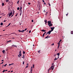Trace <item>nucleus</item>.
Returning <instances> with one entry per match:
<instances>
[{
    "label": "nucleus",
    "instance_id": "nucleus-1",
    "mask_svg": "<svg viewBox=\"0 0 73 73\" xmlns=\"http://www.w3.org/2000/svg\"><path fill=\"white\" fill-rule=\"evenodd\" d=\"M54 65L52 66L50 68V69H51V70H53V69H54Z\"/></svg>",
    "mask_w": 73,
    "mask_h": 73
},
{
    "label": "nucleus",
    "instance_id": "nucleus-2",
    "mask_svg": "<svg viewBox=\"0 0 73 73\" xmlns=\"http://www.w3.org/2000/svg\"><path fill=\"white\" fill-rule=\"evenodd\" d=\"M50 29H51V31L52 32V31H53L55 27H50Z\"/></svg>",
    "mask_w": 73,
    "mask_h": 73
},
{
    "label": "nucleus",
    "instance_id": "nucleus-3",
    "mask_svg": "<svg viewBox=\"0 0 73 73\" xmlns=\"http://www.w3.org/2000/svg\"><path fill=\"white\" fill-rule=\"evenodd\" d=\"M52 32V31H48V32H47V34H49V35L50 34V33Z\"/></svg>",
    "mask_w": 73,
    "mask_h": 73
},
{
    "label": "nucleus",
    "instance_id": "nucleus-4",
    "mask_svg": "<svg viewBox=\"0 0 73 73\" xmlns=\"http://www.w3.org/2000/svg\"><path fill=\"white\" fill-rule=\"evenodd\" d=\"M12 15V11H11V13H9V16H11Z\"/></svg>",
    "mask_w": 73,
    "mask_h": 73
},
{
    "label": "nucleus",
    "instance_id": "nucleus-5",
    "mask_svg": "<svg viewBox=\"0 0 73 73\" xmlns=\"http://www.w3.org/2000/svg\"><path fill=\"white\" fill-rule=\"evenodd\" d=\"M48 25H49V24H51V22L50 21H48Z\"/></svg>",
    "mask_w": 73,
    "mask_h": 73
},
{
    "label": "nucleus",
    "instance_id": "nucleus-6",
    "mask_svg": "<svg viewBox=\"0 0 73 73\" xmlns=\"http://www.w3.org/2000/svg\"><path fill=\"white\" fill-rule=\"evenodd\" d=\"M12 46H14V47H16V48L17 47V46L16 45H15L14 44H13L12 45Z\"/></svg>",
    "mask_w": 73,
    "mask_h": 73
},
{
    "label": "nucleus",
    "instance_id": "nucleus-7",
    "mask_svg": "<svg viewBox=\"0 0 73 73\" xmlns=\"http://www.w3.org/2000/svg\"><path fill=\"white\" fill-rule=\"evenodd\" d=\"M48 26H49V27H52V24L50 23L49 25H48Z\"/></svg>",
    "mask_w": 73,
    "mask_h": 73
},
{
    "label": "nucleus",
    "instance_id": "nucleus-8",
    "mask_svg": "<svg viewBox=\"0 0 73 73\" xmlns=\"http://www.w3.org/2000/svg\"><path fill=\"white\" fill-rule=\"evenodd\" d=\"M41 31L42 32H45L46 31V30H45L44 29L42 30Z\"/></svg>",
    "mask_w": 73,
    "mask_h": 73
},
{
    "label": "nucleus",
    "instance_id": "nucleus-9",
    "mask_svg": "<svg viewBox=\"0 0 73 73\" xmlns=\"http://www.w3.org/2000/svg\"><path fill=\"white\" fill-rule=\"evenodd\" d=\"M49 37V35H48L47 36H46V37L45 38H48L50 37V36L49 37Z\"/></svg>",
    "mask_w": 73,
    "mask_h": 73
},
{
    "label": "nucleus",
    "instance_id": "nucleus-10",
    "mask_svg": "<svg viewBox=\"0 0 73 73\" xmlns=\"http://www.w3.org/2000/svg\"><path fill=\"white\" fill-rule=\"evenodd\" d=\"M27 66H26V68H28L29 66L28 65H29V64L27 63Z\"/></svg>",
    "mask_w": 73,
    "mask_h": 73
},
{
    "label": "nucleus",
    "instance_id": "nucleus-11",
    "mask_svg": "<svg viewBox=\"0 0 73 73\" xmlns=\"http://www.w3.org/2000/svg\"><path fill=\"white\" fill-rule=\"evenodd\" d=\"M56 55H58V56H60V52L57 53L56 54Z\"/></svg>",
    "mask_w": 73,
    "mask_h": 73
},
{
    "label": "nucleus",
    "instance_id": "nucleus-12",
    "mask_svg": "<svg viewBox=\"0 0 73 73\" xmlns=\"http://www.w3.org/2000/svg\"><path fill=\"white\" fill-rule=\"evenodd\" d=\"M2 52L3 53H5V50H3L2 51Z\"/></svg>",
    "mask_w": 73,
    "mask_h": 73
},
{
    "label": "nucleus",
    "instance_id": "nucleus-13",
    "mask_svg": "<svg viewBox=\"0 0 73 73\" xmlns=\"http://www.w3.org/2000/svg\"><path fill=\"white\" fill-rule=\"evenodd\" d=\"M71 34L73 35V31H71Z\"/></svg>",
    "mask_w": 73,
    "mask_h": 73
},
{
    "label": "nucleus",
    "instance_id": "nucleus-14",
    "mask_svg": "<svg viewBox=\"0 0 73 73\" xmlns=\"http://www.w3.org/2000/svg\"><path fill=\"white\" fill-rule=\"evenodd\" d=\"M2 6H4V3H2Z\"/></svg>",
    "mask_w": 73,
    "mask_h": 73
},
{
    "label": "nucleus",
    "instance_id": "nucleus-15",
    "mask_svg": "<svg viewBox=\"0 0 73 73\" xmlns=\"http://www.w3.org/2000/svg\"><path fill=\"white\" fill-rule=\"evenodd\" d=\"M19 54V57H20V56H21V54Z\"/></svg>",
    "mask_w": 73,
    "mask_h": 73
},
{
    "label": "nucleus",
    "instance_id": "nucleus-16",
    "mask_svg": "<svg viewBox=\"0 0 73 73\" xmlns=\"http://www.w3.org/2000/svg\"><path fill=\"white\" fill-rule=\"evenodd\" d=\"M3 25V23H1V25Z\"/></svg>",
    "mask_w": 73,
    "mask_h": 73
},
{
    "label": "nucleus",
    "instance_id": "nucleus-17",
    "mask_svg": "<svg viewBox=\"0 0 73 73\" xmlns=\"http://www.w3.org/2000/svg\"><path fill=\"white\" fill-rule=\"evenodd\" d=\"M19 32H22V31H21L20 30H19L18 31Z\"/></svg>",
    "mask_w": 73,
    "mask_h": 73
},
{
    "label": "nucleus",
    "instance_id": "nucleus-18",
    "mask_svg": "<svg viewBox=\"0 0 73 73\" xmlns=\"http://www.w3.org/2000/svg\"><path fill=\"white\" fill-rule=\"evenodd\" d=\"M25 51L23 52V54H25Z\"/></svg>",
    "mask_w": 73,
    "mask_h": 73
},
{
    "label": "nucleus",
    "instance_id": "nucleus-19",
    "mask_svg": "<svg viewBox=\"0 0 73 73\" xmlns=\"http://www.w3.org/2000/svg\"><path fill=\"white\" fill-rule=\"evenodd\" d=\"M59 47H60V44H59L58 45V48H59Z\"/></svg>",
    "mask_w": 73,
    "mask_h": 73
},
{
    "label": "nucleus",
    "instance_id": "nucleus-20",
    "mask_svg": "<svg viewBox=\"0 0 73 73\" xmlns=\"http://www.w3.org/2000/svg\"><path fill=\"white\" fill-rule=\"evenodd\" d=\"M33 68H35V64H33Z\"/></svg>",
    "mask_w": 73,
    "mask_h": 73
},
{
    "label": "nucleus",
    "instance_id": "nucleus-21",
    "mask_svg": "<svg viewBox=\"0 0 73 73\" xmlns=\"http://www.w3.org/2000/svg\"><path fill=\"white\" fill-rule=\"evenodd\" d=\"M17 15H18V13H17L15 15V16L16 17H17Z\"/></svg>",
    "mask_w": 73,
    "mask_h": 73
},
{
    "label": "nucleus",
    "instance_id": "nucleus-22",
    "mask_svg": "<svg viewBox=\"0 0 73 73\" xmlns=\"http://www.w3.org/2000/svg\"><path fill=\"white\" fill-rule=\"evenodd\" d=\"M22 58H23V59H24V55H23V56Z\"/></svg>",
    "mask_w": 73,
    "mask_h": 73
},
{
    "label": "nucleus",
    "instance_id": "nucleus-23",
    "mask_svg": "<svg viewBox=\"0 0 73 73\" xmlns=\"http://www.w3.org/2000/svg\"><path fill=\"white\" fill-rule=\"evenodd\" d=\"M32 68H33V67H32V66L31 67V70H32V69H33Z\"/></svg>",
    "mask_w": 73,
    "mask_h": 73
},
{
    "label": "nucleus",
    "instance_id": "nucleus-24",
    "mask_svg": "<svg viewBox=\"0 0 73 73\" xmlns=\"http://www.w3.org/2000/svg\"><path fill=\"white\" fill-rule=\"evenodd\" d=\"M32 72H33V70H31V73H32Z\"/></svg>",
    "mask_w": 73,
    "mask_h": 73
},
{
    "label": "nucleus",
    "instance_id": "nucleus-25",
    "mask_svg": "<svg viewBox=\"0 0 73 73\" xmlns=\"http://www.w3.org/2000/svg\"><path fill=\"white\" fill-rule=\"evenodd\" d=\"M9 0H6V2H8Z\"/></svg>",
    "mask_w": 73,
    "mask_h": 73
},
{
    "label": "nucleus",
    "instance_id": "nucleus-26",
    "mask_svg": "<svg viewBox=\"0 0 73 73\" xmlns=\"http://www.w3.org/2000/svg\"><path fill=\"white\" fill-rule=\"evenodd\" d=\"M7 65V64H6L4 65V66H6Z\"/></svg>",
    "mask_w": 73,
    "mask_h": 73
},
{
    "label": "nucleus",
    "instance_id": "nucleus-27",
    "mask_svg": "<svg viewBox=\"0 0 73 73\" xmlns=\"http://www.w3.org/2000/svg\"><path fill=\"white\" fill-rule=\"evenodd\" d=\"M11 42V40H10L7 42Z\"/></svg>",
    "mask_w": 73,
    "mask_h": 73
},
{
    "label": "nucleus",
    "instance_id": "nucleus-28",
    "mask_svg": "<svg viewBox=\"0 0 73 73\" xmlns=\"http://www.w3.org/2000/svg\"><path fill=\"white\" fill-rule=\"evenodd\" d=\"M44 35H45V34L44 33L43 35V36H42V37H44Z\"/></svg>",
    "mask_w": 73,
    "mask_h": 73
},
{
    "label": "nucleus",
    "instance_id": "nucleus-29",
    "mask_svg": "<svg viewBox=\"0 0 73 73\" xmlns=\"http://www.w3.org/2000/svg\"><path fill=\"white\" fill-rule=\"evenodd\" d=\"M38 53H40V50H39L38 51Z\"/></svg>",
    "mask_w": 73,
    "mask_h": 73
},
{
    "label": "nucleus",
    "instance_id": "nucleus-30",
    "mask_svg": "<svg viewBox=\"0 0 73 73\" xmlns=\"http://www.w3.org/2000/svg\"><path fill=\"white\" fill-rule=\"evenodd\" d=\"M24 31H24V30H22V31H22V32H24Z\"/></svg>",
    "mask_w": 73,
    "mask_h": 73
},
{
    "label": "nucleus",
    "instance_id": "nucleus-31",
    "mask_svg": "<svg viewBox=\"0 0 73 73\" xmlns=\"http://www.w3.org/2000/svg\"><path fill=\"white\" fill-rule=\"evenodd\" d=\"M54 45V43H53L51 44L52 46H53Z\"/></svg>",
    "mask_w": 73,
    "mask_h": 73
},
{
    "label": "nucleus",
    "instance_id": "nucleus-32",
    "mask_svg": "<svg viewBox=\"0 0 73 73\" xmlns=\"http://www.w3.org/2000/svg\"><path fill=\"white\" fill-rule=\"evenodd\" d=\"M57 60V58H55V59H54V60Z\"/></svg>",
    "mask_w": 73,
    "mask_h": 73
},
{
    "label": "nucleus",
    "instance_id": "nucleus-33",
    "mask_svg": "<svg viewBox=\"0 0 73 73\" xmlns=\"http://www.w3.org/2000/svg\"><path fill=\"white\" fill-rule=\"evenodd\" d=\"M11 23H9V24L8 25V26H9V25H11Z\"/></svg>",
    "mask_w": 73,
    "mask_h": 73
},
{
    "label": "nucleus",
    "instance_id": "nucleus-34",
    "mask_svg": "<svg viewBox=\"0 0 73 73\" xmlns=\"http://www.w3.org/2000/svg\"><path fill=\"white\" fill-rule=\"evenodd\" d=\"M19 9H20V8L19 7L17 8V10H19Z\"/></svg>",
    "mask_w": 73,
    "mask_h": 73
},
{
    "label": "nucleus",
    "instance_id": "nucleus-35",
    "mask_svg": "<svg viewBox=\"0 0 73 73\" xmlns=\"http://www.w3.org/2000/svg\"><path fill=\"white\" fill-rule=\"evenodd\" d=\"M47 21V20H45L44 21L45 22H46Z\"/></svg>",
    "mask_w": 73,
    "mask_h": 73
},
{
    "label": "nucleus",
    "instance_id": "nucleus-36",
    "mask_svg": "<svg viewBox=\"0 0 73 73\" xmlns=\"http://www.w3.org/2000/svg\"><path fill=\"white\" fill-rule=\"evenodd\" d=\"M5 70H3V73H4V72H5Z\"/></svg>",
    "mask_w": 73,
    "mask_h": 73
},
{
    "label": "nucleus",
    "instance_id": "nucleus-37",
    "mask_svg": "<svg viewBox=\"0 0 73 73\" xmlns=\"http://www.w3.org/2000/svg\"><path fill=\"white\" fill-rule=\"evenodd\" d=\"M20 9H22V7H20Z\"/></svg>",
    "mask_w": 73,
    "mask_h": 73
},
{
    "label": "nucleus",
    "instance_id": "nucleus-38",
    "mask_svg": "<svg viewBox=\"0 0 73 73\" xmlns=\"http://www.w3.org/2000/svg\"><path fill=\"white\" fill-rule=\"evenodd\" d=\"M21 51H20L19 52V54H21Z\"/></svg>",
    "mask_w": 73,
    "mask_h": 73
},
{
    "label": "nucleus",
    "instance_id": "nucleus-39",
    "mask_svg": "<svg viewBox=\"0 0 73 73\" xmlns=\"http://www.w3.org/2000/svg\"><path fill=\"white\" fill-rule=\"evenodd\" d=\"M19 1H18L17 2V4H19Z\"/></svg>",
    "mask_w": 73,
    "mask_h": 73
},
{
    "label": "nucleus",
    "instance_id": "nucleus-40",
    "mask_svg": "<svg viewBox=\"0 0 73 73\" xmlns=\"http://www.w3.org/2000/svg\"><path fill=\"white\" fill-rule=\"evenodd\" d=\"M50 70H49V69L48 70V73H49V72Z\"/></svg>",
    "mask_w": 73,
    "mask_h": 73
},
{
    "label": "nucleus",
    "instance_id": "nucleus-41",
    "mask_svg": "<svg viewBox=\"0 0 73 73\" xmlns=\"http://www.w3.org/2000/svg\"><path fill=\"white\" fill-rule=\"evenodd\" d=\"M13 13H15V11H13Z\"/></svg>",
    "mask_w": 73,
    "mask_h": 73
},
{
    "label": "nucleus",
    "instance_id": "nucleus-42",
    "mask_svg": "<svg viewBox=\"0 0 73 73\" xmlns=\"http://www.w3.org/2000/svg\"><path fill=\"white\" fill-rule=\"evenodd\" d=\"M23 65H24V61L23 62Z\"/></svg>",
    "mask_w": 73,
    "mask_h": 73
},
{
    "label": "nucleus",
    "instance_id": "nucleus-43",
    "mask_svg": "<svg viewBox=\"0 0 73 73\" xmlns=\"http://www.w3.org/2000/svg\"><path fill=\"white\" fill-rule=\"evenodd\" d=\"M31 31H29V33H31Z\"/></svg>",
    "mask_w": 73,
    "mask_h": 73
},
{
    "label": "nucleus",
    "instance_id": "nucleus-44",
    "mask_svg": "<svg viewBox=\"0 0 73 73\" xmlns=\"http://www.w3.org/2000/svg\"><path fill=\"white\" fill-rule=\"evenodd\" d=\"M44 5H45L46 4V3L44 2Z\"/></svg>",
    "mask_w": 73,
    "mask_h": 73
},
{
    "label": "nucleus",
    "instance_id": "nucleus-45",
    "mask_svg": "<svg viewBox=\"0 0 73 73\" xmlns=\"http://www.w3.org/2000/svg\"><path fill=\"white\" fill-rule=\"evenodd\" d=\"M5 35H7V36H9V35H7V34H6Z\"/></svg>",
    "mask_w": 73,
    "mask_h": 73
},
{
    "label": "nucleus",
    "instance_id": "nucleus-46",
    "mask_svg": "<svg viewBox=\"0 0 73 73\" xmlns=\"http://www.w3.org/2000/svg\"><path fill=\"white\" fill-rule=\"evenodd\" d=\"M66 16H67V15H68V13H67V14L66 15Z\"/></svg>",
    "mask_w": 73,
    "mask_h": 73
},
{
    "label": "nucleus",
    "instance_id": "nucleus-47",
    "mask_svg": "<svg viewBox=\"0 0 73 73\" xmlns=\"http://www.w3.org/2000/svg\"><path fill=\"white\" fill-rule=\"evenodd\" d=\"M48 5H49V6H50V3H48Z\"/></svg>",
    "mask_w": 73,
    "mask_h": 73
},
{
    "label": "nucleus",
    "instance_id": "nucleus-48",
    "mask_svg": "<svg viewBox=\"0 0 73 73\" xmlns=\"http://www.w3.org/2000/svg\"><path fill=\"white\" fill-rule=\"evenodd\" d=\"M20 13H22V10H21L20 11Z\"/></svg>",
    "mask_w": 73,
    "mask_h": 73
},
{
    "label": "nucleus",
    "instance_id": "nucleus-49",
    "mask_svg": "<svg viewBox=\"0 0 73 73\" xmlns=\"http://www.w3.org/2000/svg\"><path fill=\"white\" fill-rule=\"evenodd\" d=\"M28 4H29V5H30V4H31V3H28Z\"/></svg>",
    "mask_w": 73,
    "mask_h": 73
},
{
    "label": "nucleus",
    "instance_id": "nucleus-50",
    "mask_svg": "<svg viewBox=\"0 0 73 73\" xmlns=\"http://www.w3.org/2000/svg\"><path fill=\"white\" fill-rule=\"evenodd\" d=\"M47 24V22H45V24Z\"/></svg>",
    "mask_w": 73,
    "mask_h": 73
},
{
    "label": "nucleus",
    "instance_id": "nucleus-51",
    "mask_svg": "<svg viewBox=\"0 0 73 73\" xmlns=\"http://www.w3.org/2000/svg\"><path fill=\"white\" fill-rule=\"evenodd\" d=\"M58 45H59H59H60V43L58 42Z\"/></svg>",
    "mask_w": 73,
    "mask_h": 73
},
{
    "label": "nucleus",
    "instance_id": "nucleus-52",
    "mask_svg": "<svg viewBox=\"0 0 73 73\" xmlns=\"http://www.w3.org/2000/svg\"><path fill=\"white\" fill-rule=\"evenodd\" d=\"M3 22H6V20H5Z\"/></svg>",
    "mask_w": 73,
    "mask_h": 73
},
{
    "label": "nucleus",
    "instance_id": "nucleus-53",
    "mask_svg": "<svg viewBox=\"0 0 73 73\" xmlns=\"http://www.w3.org/2000/svg\"><path fill=\"white\" fill-rule=\"evenodd\" d=\"M33 21H34L33 20H32V22H33Z\"/></svg>",
    "mask_w": 73,
    "mask_h": 73
},
{
    "label": "nucleus",
    "instance_id": "nucleus-54",
    "mask_svg": "<svg viewBox=\"0 0 73 73\" xmlns=\"http://www.w3.org/2000/svg\"><path fill=\"white\" fill-rule=\"evenodd\" d=\"M27 28L25 29V31L27 30Z\"/></svg>",
    "mask_w": 73,
    "mask_h": 73
},
{
    "label": "nucleus",
    "instance_id": "nucleus-55",
    "mask_svg": "<svg viewBox=\"0 0 73 73\" xmlns=\"http://www.w3.org/2000/svg\"><path fill=\"white\" fill-rule=\"evenodd\" d=\"M13 16V14H12V15H11V17Z\"/></svg>",
    "mask_w": 73,
    "mask_h": 73
},
{
    "label": "nucleus",
    "instance_id": "nucleus-56",
    "mask_svg": "<svg viewBox=\"0 0 73 73\" xmlns=\"http://www.w3.org/2000/svg\"><path fill=\"white\" fill-rule=\"evenodd\" d=\"M22 13H20V16H21V14Z\"/></svg>",
    "mask_w": 73,
    "mask_h": 73
},
{
    "label": "nucleus",
    "instance_id": "nucleus-57",
    "mask_svg": "<svg viewBox=\"0 0 73 73\" xmlns=\"http://www.w3.org/2000/svg\"><path fill=\"white\" fill-rule=\"evenodd\" d=\"M46 33V32H44V34H45V33Z\"/></svg>",
    "mask_w": 73,
    "mask_h": 73
},
{
    "label": "nucleus",
    "instance_id": "nucleus-58",
    "mask_svg": "<svg viewBox=\"0 0 73 73\" xmlns=\"http://www.w3.org/2000/svg\"><path fill=\"white\" fill-rule=\"evenodd\" d=\"M10 65H12V64H9V66H10Z\"/></svg>",
    "mask_w": 73,
    "mask_h": 73
},
{
    "label": "nucleus",
    "instance_id": "nucleus-59",
    "mask_svg": "<svg viewBox=\"0 0 73 73\" xmlns=\"http://www.w3.org/2000/svg\"><path fill=\"white\" fill-rule=\"evenodd\" d=\"M3 63H4V62H2V63H1V64H3Z\"/></svg>",
    "mask_w": 73,
    "mask_h": 73
},
{
    "label": "nucleus",
    "instance_id": "nucleus-60",
    "mask_svg": "<svg viewBox=\"0 0 73 73\" xmlns=\"http://www.w3.org/2000/svg\"><path fill=\"white\" fill-rule=\"evenodd\" d=\"M11 72L12 73V72H13V70H12Z\"/></svg>",
    "mask_w": 73,
    "mask_h": 73
},
{
    "label": "nucleus",
    "instance_id": "nucleus-61",
    "mask_svg": "<svg viewBox=\"0 0 73 73\" xmlns=\"http://www.w3.org/2000/svg\"><path fill=\"white\" fill-rule=\"evenodd\" d=\"M61 40H60V41H59V42H61Z\"/></svg>",
    "mask_w": 73,
    "mask_h": 73
},
{
    "label": "nucleus",
    "instance_id": "nucleus-62",
    "mask_svg": "<svg viewBox=\"0 0 73 73\" xmlns=\"http://www.w3.org/2000/svg\"><path fill=\"white\" fill-rule=\"evenodd\" d=\"M13 64H14V63H12V64H11V65H13Z\"/></svg>",
    "mask_w": 73,
    "mask_h": 73
},
{
    "label": "nucleus",
    "instance_id": "nucleus-63",
    "mask_svg": "<svg viewBox=\"0 0 73 73\" xmlns=\"http://www.w3.org/2000/svg\"><path fill=\"white\" fill-rule=\"evenodd\" d=\"M42 2H43V3H44V1L42 0Z\"/></svg>",
    "mask_w": 73,
    "mask_h": 73
},
{
    "label": "nucleus",
    "instance_id": "nucleus-64",
    "mask_svg": "<svg viewBox=\"0 0 73 73\" xmlns=\"http://www.w3.org/2000/svg\"><path fill=\"white\" fill-rule=\"evenodd\" d=\"M49 70H51V68H49Z\"/></svg>",
    "mask_w": 73,
    "mask_h": 73
}]
</instances>
